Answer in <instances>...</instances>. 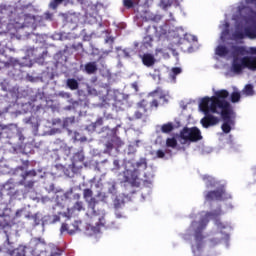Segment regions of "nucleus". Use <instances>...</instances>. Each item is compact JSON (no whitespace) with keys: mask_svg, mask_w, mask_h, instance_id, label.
<instances>
[{"mask_svg":"<svg viewBox=\"0 0 256 256\" xmlns=\"http://www.w3.org/2000/svg\"><path fill=\"white\" fill-rule=\"evenodd\" d=\"M229 97V91L222 89L215 92V97L212 98V111L214 113H219L222 117L223 124L221 129L223 133H231L232 127L235 126V111H233V107H231V103H229L226 99Z\"/></svg>","mask_w":256,"mask_h":256,"instance_id":"f257e3e1","label":"nucleus"},{"mask_svg":"<svg viewBox=\"0 0 256 256\" xmlns=\"http://www.w3.org/2000/svg\"><path fill=\"white\" fill-rule=\"evenodd\" d=\"M213 98H215V94L212 97L206 96L202 98L199 107L202 113H204V117L200 120V123L204 129H209V127H215L219 123V118L214 116L215 112L211 109L213 107ZM213 113V114H211ZM217 115H221V109H218L216 112Z\"/></svg>","mask_w":256,"mask_h":256,"instance_id":"f03ea898","label":"nucleus"},{"mask_svg":"<svg viewBox=\"0 0 256 256\" xmlns=\"http://www.w3.org/2000/svg\"><path fill=\"white\" fill-rule=\"evenodd\" d=\"M137 107L138 109H142V112L140 110H136L134 113V119H143V121H147V118L149 117V111H153V109L159 108V100L153 99L149 103L147 100L142 99L137 103Z\"/></svg>","mask_w":256,"mask_h":256,"instance_id":"7ed1b4c3","label":"nucleus"},{"mask_svg":"<svg viewBox=\"0 0 256 256\" xmlns=\"http://www.w3.org/2000/svg\"><path fill=\"white\" fill-rule=\"evenodd\" d=\"M180 139H182V144L185 145V143H197V141H201L203 139V136L201 135V130L197 127H184L180 131Z\"/></svg>","mask_w":256,"mask_h":256,"instance_id":"20e7f679","label":"nucleus"},{"mask_svg":"<svg viewBox=\"0 0 256 256\" xmlns=\"http://www.w3.org/2000/svg\"><path fill=\"white\" fill-rule=\"evenodd\" d=\"M34 177H37V171L29 170L22 174V179L18 182V185H23L25 189H33L35 187Z\"/></svg>","mask_w":256,"mask_h":256,"instance_id":"39448f33","label":"nucleus"},{"mask_svg":"<svg viewBox=\"0 0 256 256\" xmlns=\"http://www.w3.org/2000/svg\"><path fill=\"white\" fill-rule=\"evenodd\" d=\"M71 161L72 164L70 165V169L73 173H77L79 169H83V161H85V154L83 153V149L75 152Z\"/></svg>","mask_w":256,"mask_h":256,"instance_id":"423d86ee","label":"nucleus"},{"mask_svg":"<svg viewBox=\"0 0 256 256\" xmlns=\"http://www.w3.org/2000/svg\"><path fill=\"white\" fill-rule=\"evenodd\" d=\"M83 199L87 202L88 208L95 213V207H97V198L93 197V190L85 188L83 190Z\"/></svg>","mask_w":256,"mask_h":256,"instance_id":"0eeeda50","label":"nucleus"},{"mask_svg":"<svg viewBox=\"0 0 256 256\" xmlns=\"http://www.w3.org/2000/svg\"><path fill=\"white\" fill-rule=\"evenodd\" d=\"M224 195H225V189L218 188L214 191L207 192L205 199L206 201H223Z\"/></svg>","mask_w":256,"mask_h":256,"instance_id":"6e6552de","label":"nucleus"},{"mask_svg":"<svg viewBox=\"0 0 256 256\" xmlns=\"http://www.w3.org/2000/svg\"><path fill=\"white\" fill-rule=\"evenodd\" d=\"M221 215V209H217V210H214L212 212H207L206 213V218L207 219H215V225L218 227V229H226L227 226L221 222L220 219H217V217H220Z\"/></svg>","mask_w":256,"mask_h":256,"instance_id":"1a4fd4ad","label":"nucleus"},{"mask_svg":"<svg viewBox=\"0 0 256 256\" xmlns=\"http://www.w3.org/2000/svg\"><path fill=\"white\" fill-rule=\"evenodd\" d=\"M200 225L201 227L198 228V231H196L195 233V239L197 242V250L201 251L202 247H203V234H201V231H203V229H205V227L207 226V222H205V220H201L200 221Z\"/></svg>","mask_w":256,"mask_h":256,"instance_id":"9d476101","label":"nucleus"},{"mask_svg":"<svg viewBox=\"0 0 256 256\" xmlns=\"http://www.w3.org/2000/svg\"><path fill=\"white\" fill-rule=\"evenodd\" d=\"M242 61L246 69H249V71H256V56H244Z\"/></svg>","mask_w":256,"mask_h":256,"instance_id":"9b49d317","label":"nucleus"},{"mask_svg":"<svg viewBox=\"0 0 256 256\" xmlns=\"http://www.w3.org/2000/svg\"><path fill=\"white\" fill-rule=\"evenodd\" d=\"M140 58L142 59V63L145 67H153V65H155V56L151 53L140 55Z\"/></svg>","mask_w":256,"mask_h":256,"instance_id":"f8f14e48","label":"nucleus"},{"mask_svg":"<svg viewBox=\"0 0 256 256\" xmlns=\"http://www.w3.org/2000/svg\"><path fill=\"white\" fill-rule=\"evenodd\" d=\"M244 69H246V67L243 64V58H234L232 62V71L234 73H242Z\"/></svg>","mask_w":256,"mask_h":256,"instance_id":"ddd939ff","label":"nucleus"},{"mask_svg":"<svg viewBox=\"0 0 256 256\" xmlns=\"http://www.w3.org/2000/svg\"><path fill=\"white\" fill-rule=\"evenodd\" d=\"M9 256H27V246L19 245L17 248L8 250Z\"/></svg>","mask_w":256,"mask_h":256,"instance_id":"4468645a","label":"nucleus"},{"mask_svg":"<svg viewBox=\"0 0 256 256\" xmlns=\"http://www.w3.org/2000/svg\"><path fill=\"white\" fill-rule=\"evenodd\" d=\"M144 19H145V21H153L154 23H159V21H161L162 17L159 14H153L150 11H146L144 13Z\"/></svg>","mask_w":256,"mask_h":256,"instance_id":"2eb2a0df","label":"nucleus"},{"mask_svg":"<svg viewBox=\"0 0 256 256\" xmlns=\"http://www.w3.org/2000/svg\"><path fill=\"white\" fill-rule=\"evenodd\" d=\"M160 95L159 99H163L164 103H169V100L167 99V95L163 93V89L161 87H157L155 90L149 93V97H155V95Z\"/></svg>","mask_w":256,"mask_h":256,"instance_id":"dca6fc26","label":"nucleus"},{"mask_svg":"<svg viewBox=\"0 0 256 256\" xmlns=\"http://www.w3.org/2000/svg\"><path fill=\"white\" fill-rule=\"evenodd\" d=\"M73 229L69 230V225L63 223L61 226V231H68L69 235H73V233H75L76 231H79V222H74L72 224Z\"/></svg>","mask_w":256,"mask_h":256,"instance_id":"f3484780","label":"nucleus"},{"mask_svg":"<svg viewBox=\"0 0 256 256\" xmlns=\"http://www.w3.org/2000/svg\"><path fill=\"white\" fill-rule=\"evenodd\" d=\"M247 49L244 46H232V54L234 57H238V55H247Z\"/></svg>","mask_w":256,"mask_h":256,"instance_id":"a211bd4d","label":"nucleus"},{"mask_svg":"<svg viewBox=\"0 0 256 256\" xmlns=\"http://www.w3.org/2000/svg\"><path fill=\"white\" fill-rule=\"evenodd\" d=\"M85 71L88 75H93V73H97V62H88L85 65Z\"/></svg>","mask_w":256,"mask_h":256,"instance_id":"6ab92c4d","label":"nucleus"},{"mask_svg":"<svg viewBox=\"0 0 256 256\" xmlns=\"http://www.w3.org/2000/svg\"><path fill=\"white\" fill-rule=\"evenodd\" d=\"M244 32L248 39H256V26H249L244 28Z\"/></svg>","mask_w":256,"mask_h":256,"instance_id":"aec40b11","label":"nucleus"},{"mask_svg":"<svg viewBox=\"0 0 256 256\" xmlns=\"http://www.w3.org/2000/svg\"><path fill=\"white\" fill-rule=\"evenodd\" d=\"M66 85L68 89H71V91H77V89H79V82L75 80V78L67 79Z\"/></svg>","mask_w":256,"mask_h":256,"instance_id":"412c9836","label":"nucleus"},{"mask_svg":"<svg viewBox=\"0 0 256 256\" xmlns=\"http://www.w3.org/2000/svg\"><path fill=\"white\" fill-rule=\"evenodd\" d=\"M216 55H218V57H225V56L229 55V48H227L226 46H223V45L217 46Z\"/></svg>","mask_w":256,"mask_h":256,"instance_id":"4be33fe9","label":"nucleus"},{"mask_svg":"<svg viewBox=\"0 0 256 256\" xmlns=\"http://www.w3.org/2000/svg\"><path fill=\"white\" fill-rule=\"evenodd\" d=\"M175 129V126L173 125V122H168L166 124H163L161 126V133H171Z\"/></svg>","mask_w":256,"mask_h":256,"instance_id":"5701e85b","label":"nucleus"},{"mask_svg":"<svg viewBox=\"0 0 256 256\" xmlns=\"http://www.w3.org/2000/svg\"><path fill=\"white\" fill-rule=\"evenodd\" d=\"M243 93L248 97H253V95H255V90L253 89V85L247 84L243 90Z\"/></svg>","mask_w":256,"mask_h":256,"instance_id":"b1692460","label":"nucleus"},{"mask_svg":"<svg viewBox=\"0 0 256 256\" xmlns=\"http://www.w3.org/2000/svg\"><path fill=\"white\" fill-rule=\"evenodd\" d=\"M73 151V147L67 146V144H64L60 147V153H63L66 157H69L71 155V152Z\"/></svg>","mask_w":256,"mask_h":256,"instance_id":"393cba45","label":"nucleus"},{"mask_svg":"<svg viewBox=\"0 0 256 256\" xmlns=\"http://www.w3.org/2000/svg\"><path fill=\"white\" fill-rule=\"evenodd\" d=\"M127 175L128 176H125L126 183H135V181H137V176H135V172L127 171Z\"/></svg>","mask_w":256,"mask_h":256,"instance_id":"a878e982","label":"nucleus"},{"mask_svg":"<svg viewBox=\"0 0 256 256\" xmlns=\"http://www.w3.org/2000/svg\"><path fill=\"white\" fill-rule=\"evenodd\" d=\"M71 125H75V116L67 117L63 121V127L67 129V127H71Z\"/></svg>","mask_w":256,"mask_h":256,"instance_id":"bb28decb","label":"nucleus"},{"mask_svg":"<svg viewBox=\"0 0 256 256\" xmlns=\"http://www.w3.org/2000/svg\"><path fill=\"white\" fill-rule=\"evenodd\" d=\"M72 211H85V206L83 205V201H77L76 203H74L73 207H72Z\"/></svg>","mask_w":256,"mask_h":256,"instance_id":"cd10ccee","label":"nucleus"},{"mask_svg":"<svg viewBox=\"0 0 256 256\" xmlns=\"http://www.w3.org/2000/svg\"><path fill=\"white\" fill-rule=\"evenodd\" d=\"M230 99L232 103H239V101H241V93L232 92Z\"/></svg>","mask_w":256,"mask_h":256,"instance_id":"c85d7f7f","label":"nucleus"},{"mask_svg":"<svg viewBox=\"0 0 256 256\" xmlns=\"http://www.w3.org/2000/svg\"><path fill=\"white\" fill-rule=\"evenodd\" d=\"M63 1H65V0H52L49 3L50 9H53L55 11V9H57V7H59V5H61V3H63Z\"/></svg>","mask_w":256,"mask_h":256,"instance_id":"c756f323","label":"nucleus"},{"mask_svg":"<svg viewBox=\"0 0 256 256\" xmlns=\"http://www.w3.org/2000/svg\"><path fill=\"white\" fill-rule=\"evenodd\" d=\"M166 145L168 147H171L172 149H175V147H177V139H175V138H167Z\"/></svg>","mask_w":256,"mask_h":256,"instance_id":"7c9ffc66","label":"nucleus"},{"mask_svg":"<svg viewBox=\"0 0 256 256\" xmlns=\"http://www.w3.org/2000/svg\"><path fill=\"white\" fill-rule=\"evenodd\" d=\"M151 43H153V37L151 35H146L143 39V45L151 47Z\"/></svg>","mask_w":256,"mask_h":256,"instance_id":"2f4dec72","label":"nucleus"},{"mask_svg":"<svg viewBox=\"0 0 256 256\" xmlns=\"http://www.w3.org/2000/svg\"><path fill=\"white\" fill-rule=\"evenodd\" d=\"M4 189L8 191V195H15V186H13V184L4 185Z\"/></svg>","mask_w":256,"mask_h":256,"instance_id":"473e14b6","label":"nucleus"},{"mask_svg":"<svg viewBox=\"0 0 256 256\" xmlns=\"http://www.w3.org/2000/svg\"><path fill=\"white\" fill-rule=\"evenodd\" d=\"M123 6L126 9H133V7H135V2H133V0H123Z\"/></svg>","mask_w":256,"mask_h":256,"instance_id":"72a5a7b5","label":"nucleus"},{"mask_svg":"<svg viewBox=\"0 0 256 256\" xmlns=\"http://www.w3.org/2000/svg\"><path fill=\"white\" fill-rule=\"evenodd\" d=\"M234 37L235 39H245V37H247V34H245V31L244 32L236 31L234 33Z\"/></svg>","mask_w":256,"mask_h":256,"instance_id":"f704fd0d","label":"nucleus"},{"mask_svg":"<svg viewBox=\"0 0 256 256\" xmlns=\"http://www.w3.org/2000/svg\"><path fill=\"white\" fill-rule=\"evenodd\" d=\"M24 217H26V219H32V221H34V223H37V221H39L37 214L33 215L31 213H28V214H24Z\"/></svg>","mask_w":256,"mask_h":256,"instance_id":"c9c22d12","label":"nucleus"},{"mask_svg":"<svg viewBox=\"0 0 256 256\" xmlns=\"http://www.w3.org/2000/svg\"><path fill=\"white\" fill-rule=\"evenodd\" d=\"M161 3L164 9H167L168 7H171L173 5V2H171V0H162Z\"/></svg>","mask_w":256,"mask_h":256,"instance_id":"e433bc0d","label":"nucleus"},{"mask_svg":"<svg viewBox=\"0 0 256 256\" xmlns=\"http://www.w3.org/2000/svg\"><path fill=\"white\" fill-rule=\"evenodd\" d=\"M137 167H143V169H147V160L141 159L139 162H137Z\"/></svg>","mask_w":256,"mask_h":256,"instance_id":"4c0bfd02","label":"nucleus"},{"mask_svg":"<svg viewBox=\"0 0 256 256\" xmlns=\"http://www.w3.org/2000/svg\"><path fill=\"white\" fill-rule=\"evenodd\" d=\"M180 73H181V68L179 67L172 68V74H173L172 77L175 78V76L180 75Z\"/></svg>","mask_w":256,"mask_h":256,"instance_id":"58836bf2","label":"nucleus"},{"mask_svg":"<svg viewBox=\"0 0 256 256\" xmlns=\"http://www.w3.org/2000/svg\"><path fill=\"white\" fill-rule=\"evenodd\" d=\"M101 125H103V118H98L95 123L93 124L94 129H96V127H101Z\"/></svg>","mask_w":256,"mask_h":256,"instance_id":"ea45409f","label":"nucleus"},{"mask_svg":"<svg viewBox=\"0 0 256 256\" xmlns=\"http://www.w3.org/2000/svg\"><path fill=\"white\" fill-rule=\"evenodd\" d=\"M113 165H114V168H113L114 171H119V169H121V165L119 164V160H114Z\"/></svg>","mask_w":256,"mask_h":256,"instance_id":"a19ab883","label":"nucleus"},{"mask_svg":"<svg viewBox=\"0 0 256 256\" xmlns=\"http://www.w3.org/2000/svg\"><path fill=\"white\" fill-rule=\"evenodd\" d=\"M156 156L158 157V159H163L165 157V152L163 150H157Z\"/></svg>","mask_w":256,"mask_h":256,"instance_id":"79ce46f5","label":"nucleus"},{"mask_svg":"<svg viewBox=\"0 0 256 256\" xmlns=\"http://www.w3.org/2000/svg\"><path fill=\"white\" fill-rule=\"evenodd\" d=\"M97 225H101L102 227H105V218L104 217H101L99 219V222L97 223Z\"/></svg>","mask_w":256,"mask_h":256,"instance_id":"37998d69","label":"nucleus"},{"mask_svg":"<svg viewBox=\"0 0 256 256\" xmlns=\"http://www.w3.org/2000/svg\"><path fill=\"white\" fill-rule=\"evenodd\" d=\"M23 213H25V210H24V209L18 210V211L16 212V217H22V216H23Z\"/></svg>","mask_w":256,"mask_h":256,"instance_id":"c03bdc74","label":"nucleus"},{"mask_svg":"<svg viewBox=\"0 0 256 256\" xmlns=\"http://www.w3.org/2000/svg\"><path fill=\"white\" fill-rule=\"evenodd\" d=\"M106 149H108V151H112V150H113V143L108 142V143L106 144Z\"/></svg>","mask_w":256,"mask_h":256,"instance_id":"a18cd8bd","label":"nucleus"},{"mask_svg":"<svg viewBox=\"0 0 256 256\" xmlns=\"http://www.w3.org/2000/svg\"><path fill=\"white\" fill-rule=\"evenodd\" d=\"M249 53H250L251 55H256V47H250V48H249Z\"/></svg>","mask_w":256,"mask_h":256,"instance_id":"49530a36","label":"nucleus"},{"mask_svg":"<svg viewBox=\"0 0 256 256\" xmlns=\"http://www.w3.org/2000/svg\"><path fill=\"white\" fill-rule=\"evenodd\" d=\"M203 181H211V176H209V175H204V176H203Z\"/></svg>","mask_w":256,"mask_h":256,"instance_id":"de8ad7c7","label":"nucleus"},{"mask_svg":"<svg viewBox=\"0 0 256 256\" xmlns=\"http://www.w3.org/2000/svg\"><path fill=\"white\" fill-rule=\"evenodd\" d=\"M23 165H24L25 169H27V167H29V161H27V160L24 161V162H23Z\"/></svg>","mask_w":256,"mask_h":256,"instance_id":"09e8293b","label":"nucleus"},{"mask_svg":"<svg viewBox=\"0 0 256 256\" xmlns=\"http://www.w3.org/2000/svg\"><path fill=\"white\" fill-rule=\"evenodd\" d=\"M74 199H81V194H79V193H76L75 195H74Z\"/></svg>","mask_w":256,"mask_h":256,"instance_id":"8fccbe9b","label":"nucleus"},{"mask_svg":"<svg viewBox=\"0 0 256 256\" xmlns=\"http://www.w3.org/2000/svg\"><path fill=\"white\" fill-rule=\"evenodd\" d=\"M104 116L106 117V119H113V116L111 114L105 115L104 113Z\"/></svg>","mask_w":256,"mask_h":256,"instance_id":"3c124183","label":"nucleus"},{"mask_svg":"<svg viewBox=\"0 0 256 256\" xmlns=\"http://www.w3.org/2000/svg\"><path fill=\"white\" fill-rule=\"evenodd\" d=\"M116 217H118V219H121V214H116Z\"/></svg>","mask_w":256,"mask_h":256,"instance_id":"603ef678","label":"nucleus"},{"mask_svg":"<svg viewBox=\"0 0 256 256\" xmlns=\"http://www.w3.org/2000/svg\"><path fill=\"white\" fill-rule=\"evenodd\" d=\"M195 225H197V222H192V226H195Z\"/></svg>","mask_w":256,"mask_h":256,"instance_id":"864d4df0","label":"nucleus"},{"mask_svg":"<svg viewBox=\"0 0 256 256\" xmlns=\"http://www.w3.org/2000/svg\"><path fill=\"white\" fill-rule=\"evenodd\" d=\"M74 105H79V102H74Z\"/></svg>","mask_w":256,"mask_h":256,"instance_id":"5fc2aeb1","label":"nucleus"},{"mask_svg":"<svg viewBox=\"0 0 256 256\" xmlns=\"http://www.w3.org/2000/svg\"><path fill=\"white\" fill-rule=\"evenodd\" d=\"M21 171H23V169H25L23 166L20 167Z\"/></svg>","mask_w":256,"mask_h":256,"instance_id":"6e6d98bb","label":"nucleus"},{"mask_svg":"<svg viewBox=\"0 0 256 256\" xmlns=\"http://www.w3.org/2000/svg\"><path fill=\"white\" fill-rule=\"evenodd\" d=\"M193 253H195V248H192Z\"/></svg>","mask_w":256,"mask_h":256,"instance_id":"4d7b16f0","label":"nucleus"},{"mask_svg":"<svg viewBox=\"0 0 256 256\" xmlns=\"http://www.w3.org/2000/svg\"><path fill=\"white\" fill-rule=\"evenodd\" d=\"M0 251H1V248H0Z\"/></svg>","mask_w":256,"mask_h":256,"instance_id":"13d9d810","label":"nucleus"}]
</instances>
